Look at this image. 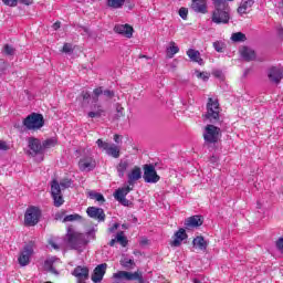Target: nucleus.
Returning <instances> with one entry per match:
<instances>
[{
  "label": "nucleus",
  "instance_id": "1",
  "mask_svg": "<svg viewBox=\"0 0 283 283\" xmlns=\"http://www.w3.org/2000/svg\"><path fill=\"white\" fill-rule=\"evenodd\" d=\"M66 240L69 247L78 251V253H83L90 244V240H96V230L91 229L86 234L74 231L72 228H69L66 233Z\"/></svg>",
  "mask_w": 283,
  "mask_h": 283
},
{
  "label": "nucleus",
  "instance_id": "2",
  "mask_svg": "<svg viewBox=\"0 0 283 283\" xmlns=\"http://www.w3.org/2000/svg\"><path fill=\"white\" fill-rule=\"evenodd\" d=\"M214 7L211 13V21L216 25H227L231 21V7L227 0H212Z\"/></svg>",
  "mask_w": 283,
  "mask_h": 283
},
{
  "label": "nucleus",
  "instance_id": "3",
  "mask_svg": "<svg viewBox=\"0 0 283 283\" xmlns=\"http://www.w3.org/2000/svg\"><path fill=\"white\" fill-rule=\"evenodd\" d=\"M42 211L36 206H30L24 212V224L25 227H36L38 222H41Z\"/></svg>",
  "mask_w": 283,
  "mask_h": 283
},
{
  "label": "nucleus",
  "instance_id": "4",
  "mask_svg": "<svg viewBox=\"0 0 283 283\" xmlns=\"http://www.w3.org/2000/svg\"><path fill=\"white\" fill-rule=\"evenodd\" d=\"M206 118L210 123H218L220 120V103H218V99L213 97L208 99Z\"/></svg>",
  "mask_w": 283,
  "mask_h": 283
},
{
  "label": "nucleus",
  "instance_id": "5",
  "mask_svg": "<svg viewBox=\"0 0 283 283\" xmlns=\"http://www.w3.org/2000/svg\"><path fill=\"white\" fill-rule=\"evenodd\" d=\"M22 123L28 129L33 132H36V129H41V127L45 125L43 115L39 113H32L31 115H28Z\"/></svg>",
  "mask_w": 283,
  "mask_h": 283
},
{
  "label": "nucleus",
  "instance_id": "6",
  "mask_svg": "<svg viewBox=\"0 0 283 283\" xmlns=\"http://www.w3.org/2000/svg\"><path fill=\"white\" fill-rule=\"evenodd\" d=\"M96 145L99 149L105 151L107 156H112V158H120V148L116 146V144H109L103 142V139H97Z\"/></svg>",
  "mask_w": 283,
  "mask_h": 283
},
{
  "label": "nucleus",
  "instance_id": "7",
  "mask_svg": "<svg viewBox=\"0 0 283 283\" xmlns=\"http://www.w3.org/2000/svg\"><path fill=\"white\" fill-rule=\"evenodd\" d=\"M218 138H220V128L214 125H207L203 133L206 143H209L210 145L218 143Z\"/></svg>",
  "mask_w": 283,
  "mask_h": 283
},
{
  "label": "nucleus",
  "instance_id": "8",
  "mask_svg": "<svg viewBox=\"0 0 283 283\" xmlns=\"http://www.w3.org/2000/svg\"><path fill=\"white\" fill-rule=\"evenodd\" d=\"M28 147H29V156H40L43 154V145L41 144V139L34 138V137H29L28 138Z\"/></svg>",
  "mask_w": 283,
  "mask_h": 283
},
{
  "label": "nucleus",
  "instance_id": "9",
  "mask_svg": "<svg viewBox=\"0 0 283 283\" xmlns=\"http://www.w3.org/2000/svg\"><path fill=\"white\" fill-rule=\"evenodd\" d=\"M33 253L34 245H32V243L24 245L18 258L20 266H28V264H30V258H32Z\"/></svg>",
  "mask_w": 283,
  "mask_h": 283
},
{
  "label": "nucleus",
  "instance_id": "10",
  "mask_svg": "<svg viewBox=\"0 0 283 283\" xmlns=\"http://www.w3.org/2000/svg\"><path fill=\"white\" fill-rule=\"evenodd\" d=\"M80 171H94L96 169V159L92 155L81 157L78 161Z\"/></svg>",
  "mask_w": 283,
  "mask_h": 283
},
{
  "label": "nucleus",
  "instance_id": "11",
  "mask_svg": "<svg viewBox=\"0 0 283 283\" xmlns=\"http://www.w3.org/2000/svg\"><path fill=\"white\" fill-rule=\"evenodd\" d=\"M51 196L54 200V207H61L64 202L63 195H61V186L56 179L51 182Z\"/></svg>",
  "mask_w": 283,
  "mask_h": 283
},
{
  "label": "nucleus",
  "instance_id": "12",
  "mask_svg": "<svg viewBox=\"0 0 283 283\" xmlns=\"http://www.w3.org/2000/svg\"><path fill=\"white\" fill-rule=\"evenodd\" d=\"M144 180L145 182L156 184L160 180V176L156 172L154 165H146L144 167Z\"/></svg>",
  "mask_w": 283,
  "mask_h": 283
},
{
  "label": "nucleus",
  "instance_id": "13",
  "mask_svg": "<svg viewBox=\"0 0 283 283\" xmlns=\"http://www.w3.org/2000/svg\"><path fill=\"white\" fill-rule=\"evenodd\" d=\"M268 77L271 83H274L275 85H280L283 78V70L277 66H272L268 71Z\"/></svg>",
  "mask_w": 283,
  "mask_h": 283
},
{
  "label": "nucleus",
  "instance_id": "14",
  "mask_svg": "<svg viewBox=\"0 0 283 283\" xmlns=\"http://www.w3.org/2000/svg\"><path fill=\"white\" fill-rule=\"evenodd\" d=\"M86 213L93 220H98V222L105 221V211L102 208L88 207Z\"/></svg>",
  "mask_w": 283,
  "mask_h": 283
},
{
  "label": "nucleus",
  "instance_id": "15",
  "mask_svg": "<svg viewBox=\"0 0 283 283\" xmlns=\"http://www.w3.org/2000/svg\"><path fill=\"white\" fill-rule=\"evenodd\" d=\"M114 32L126 36V39H132L134 36V28L129 24H116L114 27Z\"/></svg>",
  "mask_w": 283,
  "mask_h": 283
},
{
  "label": "nucleus",
  "instance_id": "16",
  "mask_svg": "<svg viewBox=\"0 0 283 283\" xmlns=\"http://www.w3.org/2000/svg\"><path fill=\"white\" fill-rule=\"evenodd\" d=\"M107 271V263H102L97 265L92 275V280L95 283L103 282V277H105V273Z\"/></svg>",
  "mask_w": 283,
  "mask_h": 283
},
{
  "label": "nucleus",
  "instance_id": "17",
  "mask_svg": "<svg viewBox=\"0 0 283 283\" xmlns=\"http://www.w3.org/2000/svg\"><path fill=\"white\" fill-rule=\"evenodd\" d=\"M72 275L77 279V282H85L90 277V270L85 266H76L72 272Z\"/></svg>",
  "mask_w": 283,
  "mask_h": 283
},
{
  "label": "nucleus",
  "instance_id": "18",
  "mask_svg": "<svg viewBox=\"0 0 283 283\" xmlns=\"http://www.w3.org/2000/svg\"><path fill=\"white\" fill-rule=\"evenodd\" d=\"M191 8L193 12L207 14V0H192Z\"/></svg>",
  "mask_w": 283,
  "mask_h": 283
},
{
  "label": "nucleus",
  "instance_id": "19",
  "mask_svg": "<svg viewBox=\"0 0 283 283\" xmlns=\"http://www.w3.org/2000/svg\"><path fill=\"white\" fill-rule=\"evenodd\" d=\"M184 240H187V231L185 230V228H181L175 233L174 240L170 244L171 247H180Z\"/></svg>",
  "mask_w": 283,
  "mask_h": 283
},
{
  "label": "nucleus",
  "instance_id": "20",
  "mask_svg": "<svg viewBox=\"0 0 283 283\" xmlns=\"http://www.w3.org/2000/svg\"><path fill=\"white\" fill-rule=\"evenodd\" d=\"M143 178V172L138 167H135L129 174H128V187H134L136 185V181L140 180Z\"/></svg>",
  "mask_w": 283,
  "mask_h": 283
},
{
  "label": "nucleus",
  "instance_id": "21",
  "mask_svg": "<svg viewBox=\"0 0 283 283\" xmlns=\"http://www.w3.org/2000/svg\"><path fill=\"white\" fill-rule=\"evenodd\" d=\"M186 229H196L197 227H202V219L200 216H192L185 221Z\"/></svg>",
  "mask_w": 283,
  "mask_h": 283
},
{
  "label": "nucleus",
  "instance_id": "22",
  "mask_svg": "<svg viewBox=\"0 0 283 283\" xmlns=\"http://www.w3.org/2000/svg\"><path fill=\"white\" fill-rule=\"evenodd\" d=\"M187 56L192 61V63H198V65H205V60L200 56V51L195 49H189L187 51Z\"/></svg>",
  "mask_w": 283,
  "mask_h": 283
},
{
  "label": "nucleus",
  "instance_id": "23",
  "mask_svg": "<svg viewBox=\"0 0 283 283\" xmlns=\"http://www.w3.org/2000/svg\"><path fill=\"white\" fill-rule=\"evenodd\" d=\"M254 3H255L254 0H242L238 8V13L239 14H249V12H251V8H253Z\"/></svg>",
  "mask_w": 283,
  "mask_h": 283
},
{
  "label": "nucleus",
  "instance_id": "24",
  "mask_svg": "<svg viewBox=\"0 0 283 283\" xmlns=\"http://www.w3.org/2000/svg\"><path fill=\"white\" fill-rule=\"evenodd\" d=\"M133 190H134V188L130 187V186H125L123 188H118L114 192V198L118 202L119 200H123V199L127 198V195L129 193V191H133Z\"/></svg>",
  "mask_w": 283,
  "mask_h": 283
},
{
  "label": "nucleus",
  "instance_id": "25",
  "mask_svg": "<svg viewBox=\"0 0 283 283\" xmlns=\"http://www.w3.org/2000/svg\"><path fill=\"white\" fill-rule=\"evenodd\" d=\"M129 169V161L126 159H120L116 166V171L118 178H125V172Z\"/></svg>",
  "mask_w": 283,
  "mask_h": 283
},
{
  "label": "nucleus",
  "instance_id": "26",
  "mask_svg": "<svg viewBox=\"0 0 283 283\" xmlns=\"http://www.w3.org/2000/svg\"><path fill=\"white\" fill-rule=\"evenodd\" d=\"M241 56L244 59V61H255V51H253L251 48L243 46L241 49Z\"/></svg>",
  "mask_w": 283,
  "mask_h": 283
},
{
  "label": "nucleus",
  "instance_id": "27",
  "mask_svg": "<svg viewBox=\"0 0 283 283\" xmlns=\"http://www.w3.org/2000/svg\"><path fill=\"white\" fill-rule=\"evenodd\" d=\"M193 247L196 249H200V251H206L209 243H207V240H205V237H197L192 240Z\"/></svg>",
  "mask_w": 283,
  "mask_h": 283
},
{
  "label": "nucleus",
  "instance_id": "28",
  "mask_svg": "<svg viewBox=\"0 0 283 283\" xmlns=\"http://www.w3.org/2000/svg\"><path fill=\"white\" fill-rule=\"evenodd\" d=\"M180 52V48L176 45V42H170L169 46L166 49V54L168 59H174L176 54Z\"/></svg>",
  "mask_w": 283,
  "mask_h": 283
},
{
  "label": "nucleus",
  "instance_id": "29",
  "mask_svg": "<svg viewBox=\"0 0 283 283\" xmlns=\"http://www.w3.org/2000/svg\"><path fill=\"white\" fill-rule=\"evenodd\" d=\"M94 109L95 111L88 112V118H101V116H105V109H103V106H94Z\"/></svg>",
  "mask_w": 283,
  "mask_h": 283
},
{
  "label": "nucleus",
  "instance_id": "30",
  "mask_svg": "<svg viewBox=\"0 0 283 283\" xmlns=\"http://www.w3.org/2000/svg\"><path fill=\"white\" fill-rule=\"evenodd\" d=\"M88 197L91 200H96V202H105V197L99 192L91 191L88 192Z\"/></svg>",
  "mask_w": 283,
  "mask_h": 283
},
{
  "label": "nucleus",
  "instance_id": "31",
  "mask_svg": "<svg viewBox=\"0 0 283 283\" xmlns=\"http://www.w3.org/2000/svg\"><path fill=\"white\" fill-rule=\"evenodd\" d=\"M124 3H125V0H107L108 8H114V9L123 8Z\"/></svg>",
  "mask_w": 283,
  "mask_h": 283
},
{
  "label": "nucleus",
  "instance_id": "32",
  "mask_svg": "<svg viewBox=\"0 0 283 283\" xmlns=\"http://www.w3.org/2000/svg\"><path fill=\"white\" fill-rule=\"evenodd\" d=\"M231 40L234 41V43H240L241 41H247V35L242 32H237L231 35Z\"/></svg>",
  "mask_w": 283,
  "mask_h": 283
},
{
  "label": "nucleus",
  "instance_id": "33",
  "mask_svg": "<svg viewBox=\"0 0 283 283\" xmlns=\"http://www.w3.org/2000/svg\"><path fill=\"white\" fill-rule=\"evenodd\" d=\"M15 52L17 50L10 44H6L2 49V54H6V56H14Z\"/></svg>",
  "mask_w": 283,
  "mask_h": 283
},
{
  "label": "nucleus",
  "instance_id": "34",
  "mask_svg": "<svg viewBox=\"0 0 283 283\" xmlns=\"http://www.w3.org/2000/svg\"><path fill=\"white\" fill-rule=\"evenodd\" d=\"M116 239L117 242L122 245V247H127V237L125 235V233L123 231L118 232L116 234Z\"/></svg>",
  "mask_w": 283,
  "mask_h": 283
},
{
  "label": "nucleus",
  "instance_id": "35",
  "mask_svg": "<svg viewBox=\"0 0 283 283\" xmlns=\"http://www.w3.org/2000/svg\"><path fill=\"white\" fill-rule=\"evenodd\" d=\"M55 145H56V139L50 138L43 142L42 147L43 149H50V147H55Z\"/></svg>",
  "mask_w": 283,
  "mask_h": 283
},
{
  "label": "nucleus",
  "instance_id": "36",
  "mask_svg": "<svg viewBox=\"0 0 283 283\" xmlns=\"http://www.w3.org/2000/svg\"><path fill=\"white\" fill-rule=\"evenodd\" d=\"M81 218L82 217L76 213L69 214V216L64 217L63 222H76L77 220H81Z\"/></svg>",
  "mask_w": 283,
  "mask_h": 283
},
{
  "label": "nucleus",
  "instance_id": "37",
  "mask_svg": "<svg viewBox=\"0 0 283 283\" xmlns=\"http://www.w3.org/2000/svg\"><path fill=\"white\" fill-rule=\"evenodd\" d=\"M60 189H70V187H72V179H62L59 184Z\"/></svg>",
  "mask_w": 283,
  "mask_h": 283
},
{
  "label": "nucleus",
  "instance_id": "38",
  "mask_svg": "<svg viewBox=\"0 0 283 283\" xmlns=\"http://www.w3.org/2000/svg\"><path fill=\"white\" fill-rule=\"evenodd\" d=\"M213 48L216 50V52H224V48H226V44L224 42H220V41H217V42H213Z\"/></svg>",
  "mask_w": 283,
  "mask_h": 283
},
{
  "label": "nucleus",
  "instance_id": "39",
  "mask_svg": "<svg viewBox=\"0 0 283 283\" xmlns=\"http://www.w3.org/2000/svg\"><path fill=\"white\" fill-rule=\"evenodd\" d=\"M120 264L124 266V269H129L134 266V260L125 258L120 261Z\"/></svg>",
  "mask_w": 283,
  "mask_h": 283
},
{
  "label": "nucleus",
  "instance_id": "40",
  "mask_svg": "<svg viewBox=\"0 0 283 283\" xmlns=\"http://www.w3.org/2000/svg\"><path fill=\"white\" fill-rule=\"evenodd\" d=\"M103 94V87H97L93 91V102L98 103V96Z\"/></svg>",
  "mask_w": 283,
  "mask_h": 283
},
{
  "label": "nucleus",
  "instance_id": "41",
  "mask_svg": "<svg viewBox=\"0 0 283 283\" xmlns=\"http://www.w3.org/2000/svg\"><path fill=\"white\" fill-rule=\"evenodd\" d=\"M189 15V9L185 8V7H181L179 9V17H181V19L184 21H187V17Z\"/></svg>",
  "mask_w": 283,
  "mask_h": 283
},
{
  "label": "nucleus",
  "instance_id": "42",
  "mask_svg": "<svg viewBox=\"0 0 283 283\" xmlns=\"http://www.w3.org/2000/svg\"><path fill=\"white\" fill-rule=\"evenodd\" d=\"M197 78H201V81H209V73L196 71Z\"/></svg>",
  "mask_w": 283,
  "mask_h": 283
},
{
  "label": "nucleus",
  "instance_id": "43",
  "mask_svg": "<svg viewBox=\"0 0 283 283\" xmlns=\"http://www.w3.org/2000/svg\"><path fill=\"white\" fill-rule=\"evenodd\" d=\"M2 3H4V6H10L11 8H14L17 6V3H19L18 0H2Z\"/></svg>",
  "mask_w": 283,
  "mask_h": 283
},
{
  "label": "nucleus",
  "instance_id": "44",
  "mask_svg": "<svg viewBox=\"0 0 283 283\" xmlns=\"http://www.w3.org/2000/svg\"><path fill=\"white\" fill-rule=\"evenodd\" d=\"M10 149V146L4 140L0 139V151H8Z\"/></svg>",
  "mask_w": 283,
  "mask_h": 283
},
{
  "label": "nucleus",
  "instance_id": "45",
  "mask_svg": "<svg viewBox=\"0 0 283 283\" xmlns=\"http://www.w3.org/2000/svg\"><path fill=\"white\" fill-rule=\"evenodd\" d=\"M62 52H64L65 54H70V52H72V44L65 43L63 45Z\"/></svg>",
  "mask_w": 283,
  "mask_h": 283
},
{
  "label": "nucleus",
  "instance_id": "46",
  "mask_svg": "<svg viewBox=\"0 0 283 283\" xmlns=\"http://www.w3.org/2000/svg\"><path fill=\"white\" fill-rule=\"evenodd\" d=\"M80 98H82L83 101H90L91 98L90 92L83 91L80 95Z\"/></svg>",
  "mask_w": 283,
  "mask_h": 283
},
{
  "label": "nucleus",
  "instance_id": "47",
  "mask_svg": "<svg viewBox=\"0 0 283 283\" xmlns=\"http://www.w3.org/2000/svg\"><path fill=\"white\" fill-rule=\"evenodd\" d=\"M276 249H279V251H281V253H283V238H280L276 241Z\"/></svg>",
  "mask_w": 283,
  "mask_h": 283
},
{
  "label": "nucleus",
  "instance_id": "48",
  "mask_svg": "<svg viewBox=\"0 0 283 283\" xmlns=\"http://www.w3.org/2000/svg\"><path fill=\"white\" fill-rule=\"evenodd\" d=\"M102 94L107 98H114V91L106 90V91H103Z\"/></svg>",
  "mask_w": 283,
  "mask_h": 283
},
{
  "label": "nucleus",
  "instance_id": "49",
  "mask_svg": "<svg viewBox=\"0 0 283 283\" xmlns=\"http://www.w3.org/2000/svg\"><path fill=\"white\" fill-rule=\"evenodd\" d=\"M119 205H123V207H129V200L127 199V197H125L124 199H119V201H117Z\"/></svg>",
  "mask_w": 283,
  "mask_h": 283
},
{
  "label": "nucleus",
  "instance_id": "50",
  "mask_svg": "<svg viewBox=\"0 0 283 283\" xmlns=\"http://www.w3.org/2000/svg\"><path fill=\"white\" fill-rule=\"evenodd\" d=\"M213 76H216V78H221L222 77V71L217 70L212 72Z\"/></svg>",
  "mask_w": 283,
  "mask_h": 283
},
{
  "label": "nucleus",
  "instance_id": "51",
  "mask_svg": "<svg viewBox=\"0 0 283 283\" xmlns=\"http://www.w3.org/2000/svg\"><path fill=\"white\" fill-rule=\"evenodd\" d=\"M49 244H50V247H52V249H55V250L61 249V247H59V244H56V242H54L53 240H51V241L49 242Z\"/></svg>",
  "mask_w": 283,
  "mask_h": 283
},
{
  "label": "nucleus",
  "instance_id": "52",
  "mask_svg": "<svg viewBox=\"0 0 283 283\" xmlns=\"http://www.w3.org/2000/svg\"><path fill=\"white\" fill-rule=\"evenodd\" d=\"M118 229V223H114L113 227L109 228V232L114 233Z\"/></svg>",
  "mask_w": 283,
  "mask_h": 283
},
{
  "label": "nucleus",
  "instance_id": "53",
  "mask_svg": "<svg viewBox=\"0 0 283 283\" xmlns=\"http://www.w3.org/2000/svg\"><path fill=\"white\" fill-rule=\"evenodd\" d=\"M59 259H56V258H51V259H49L46 262H45V264H54V262H56Z\"/></svg>",
  "mask_w": 283,
  "mask_h": 283
},
{
  "label": "nucleus",
  "instance_id": "54",
  "mask_svg": "<svg viewBox=\"0 0 283 283\" xmlns=\"http://www.w3.org/2000/svg\"><path fill=\"white\" fill-rule=\"evenodd\" d=\"M59 28H61V22H55L53 24V30H59Z\"/></svg>",
  "mask_w": 283,
  "mask_h": 283
},
{
  "label": "nucleus",
  "instance_id": "55",
  "mask_svg": "<svg viewBox=\"0 0 283 283\" xmlns=\"http://www.w3.org/2000/svg\"><path fill=\"white\" fill-rule=\"evenodd\" d=\"M116 242H118V241H117V239L115 237L114 239L111 240L109 247H114L116 244Z\"/></svg>",
  "mask_w": 283,
  "mask_h": 283
},
{
  "label": "nucleus",
  "instance_id": "56",
  "mask_svg": "<svg viewBox=\"0 0 283 283\" xmlns=\"http://www.w3.org/2000/svg\"><path fill=\"white\" fill-rule=\"evenodd\" d=\"M24 6H30L32 3V0H20Z\"/></svg>",
  "mask_w": 283,
  "mask_h": 283
},
{
  "label": "nucleus",
  "instance_id": "57",
  "mask_svg": "<svg viewBox=\"0 0 283 283\" xmlns=\"http://www.w3.org/2000/svg\"><path fill=\"white\" fill-rule=\"evenodd\" d=\"M114 140H115V143H120V136L114 135Z\"/></svg>",
  "mask_w": 283,
  "mask_h": 283
},
{
  "label": "nucleus",
  "instance_id": "58",
  "mask_svg": "<svg viewBox=\"0 0 283 283\" xmlns=\"http://www.w3.org/2000/svg\"><path fill=\"white\" fill-rule=\"evenodd\" d=\"M216 160H218V158H217L216 156H212V157L210 158V161H211V163H216Z\"/></svg>",
  "mask_w": 283,
  "mask_h": 283
},
{
  "label": "nucleus",
  "instance_id": "59",
  "mask_svg": "<svg viewBox=\"0 0 283 283\" xmlns=\"http://www.w3.org/2000/svg\"><path fill=\"white\" fill-rule=\"evenodd\" d=\"M279 34L280 36H283V28H279Z\"/></svg>",
  "mask_w": 283,
  "mask_h": 283
},
{
  "label": "nucleus",
  "instance_id": "60",
  "mask_svg": "<svg viewBox=\"0 0 283 283\" xmlns=\"http://www.w3.org/2000/svg\"><path fill=\"white\" fill-rule=\"evenodd\" d=\"M84 32H85V34H88L90 31H87V29H84Z\"/></svg>",
  "mask_w": 283,
  "mask_h": 283
},
{
  "label": "nucleus",
  "instance_id": "61",
  "mask_svg": "<svg viewBox=\"0 0 283 283\" xmlns=\"http://www.w3.org/2000/svg\"><path fill=\"white\" fill-rule=\"evenodd\" d=\"M51 271L53 272V273H57L56 271H54V269L51 266Z\"/></svg>",
  "mask_w": 283,
  "mask_h": 283
},
{
  "label": "nucleus",
  "instance_id": "62",
  "mask_svg": "<svg viewBox=\"0 0 283 283\" xmlns=\"http://www.w3.org/2000/svg\"><path fill=\"white\" fill-rule=\"evenodd\" d=\"M280 8H283V0H282V2H281V6H279Z\"/></svg>",
  "mask_w": 283,
  "mask_h": 283
},
{
  "label": "nucleus",
  "instance_id": "63",
  "mask_svg": "<svg viewBox=\"0 0 283 283\" xmlns=\"http://www.w3.org/2000/svg\"><path fill=\"white\" fill-rule=\"evenodd\" d=\"M195 283H200V281L199 280H195Z\"/></svg>",
  "mask_w": 283,
  "mask_h": 283
},
{
  "label": "nucleus",
  "instance_id": "64",
  "mask_svg": "<svg viewBox=\"0 0 283 283\" xmlns=\"http://www.w3.org/2000/svg\"><path fill=\"white\" fill-rule=\"evenodd\" d=\"M123 108H117V112H120Z\"/></svg>",
  "mask_w": 283,
  "mask_h": 283
}]
</instances>
